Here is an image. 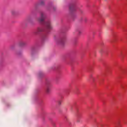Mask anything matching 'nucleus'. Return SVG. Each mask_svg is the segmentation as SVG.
I'll return each instance as SVG.
<instances>
[{
	"label": "nucleus",
	"mask_w": 127,
	"mask_h": 127,
	"mask_svg": "<svg viewBox=\"0 0 127 127\" xmlns=\"http://www.w3.org/2000/svg\"><path fill=\"white\" fill-rule=\"evenodd\" d=\"M76 94H79V89H76Z\"/></svg>",
	"instance_id": "nucleus-17"
},
{
	"label": "nucleus",
	"mask_w": 127,
	"mask_h": 127,
	"mask_svg": "<svg viewBox=\"0 0 127 127\" xmlns=\"http://www.w3.org/2000/svg\"><path fill=\"white\" fill-rule=\"evenodd\" d=\"M27 21L29 22L30 23H32V20L30 19H28Z\"/></svg>",
	"instance_id": "nucleus-14"
},
{
	"label": "nucleus",
	"mask_w": 127,
	"mask_h": 127,
	"mask_svg": "<svg viewBox=\"0 0 127 127\" xmlns=\"http://www.w3.org/2000/svg\"><path fill=\"white\" fill-rule=\"evenodd\" d=\"M121 87L123 90H126V89H127V85L126 84L122 85Z\"/></svg>",
	"instance_id": "nucleus-10"
},
{
	"label": "nucleus",
	"mask_w": 127,
	"mask_h": 127,
	"mask_svg": "<svg viewBox=\"0 0 127 127\" xmlns=\"http://www.w3.org/2000/svg\"><path fill=\"white\" fill-rule=\"evenodd\" d=\"M77 118H78V119H79L80 118V114L77 115Z\"/></svg>",
	"instance_id": "nucleus-18"
},
{
	"label": "nucleus",
	"mask_w": 127,
	"mask_h": 127,
	"mask_svg": "<svg viewBox=\"0 0 127 127\" xmlns=\"http://www.w3.org/2000/svg\"><path fill=\"white\" fill-rule=\"evenodd\" d=\"M77 123H80V120H77Z\"/></svg>",
	"instance_id": "nucleus-21"
},
{
	"label": "nucleus",
	"mask_w": 127,
	"mask_h": 127,
	"mask_svg": "<svg viewBox=\"0 0 127 127\" xmlns=\"http://www.w3.org/2000/svg\"><path fill=\"white\" fill-rule=\"evenodd\" d=\"M39 2H36L34 4V7L35 8H37L39 4L41 5H44L45 4V2L43 0H39Z\"/></svg>",
	"instance_id": "nucleus-6"
},
{
	"label": "nucleus",
	"mask_w": 127,
	"mask_h": 127,
	"mask_svg": "<svg viewBox=\"0 0 127 127\" xmlns=\"http://www.w3.org/2000/svg\"><path fill=\"white\" fill-rule=\"evenodd\" d=\"M45 91L46 94H50L51 91V82L50 81L47 80L46 82V87Z\"/></svg>",
	"instance_id": "nucleus-4"
},
{
	"label": "nucleus",
	"mask_w": 127,
	"mask_h": 127,
	"mask_svg": "<svg viewBox=\"0 0 127 127\" xmlns=\"http://www.w3.org/2000/svg\"><path fill=\"white\" fill-rule=\"evenodd\" d=\"M46 18V14L43 12H41L40 17L38 18V21L41 24L42 26L38 27L37 29L33 32V34L35 35L39 34L40 32H44L41 37L42 42H44V41L47 40L49 32L52 29L50 20H47Z\"/></svg>",
	"instance_id": "nucleus-1"
},
{
	"label": "nucleus",
	"mask_w": 127,
	"mask_h": 127,
	"mask_svg": "<svg viewBox=\"0 0 127 127\" xmlns=\"http://www.w3.org/2000/svg\"><path fill=\"white\" fill-rule=\"evenodd\" d=\"M47 9L48 10H52L53 11H55L56 10V7H55V6H54L52 3H50L48 5Z\"/></svg>",
	"instance_id": "nucleus-5"
},
{
	"label": "nucleus",
	"mask_w": 127,
	"mask_h": 127,
	"mask_svg": "<svg viewBox=\"0 0 127 127\" xmlns=\"http://www.w3.org/2000/svg\"><path fill=\"white\" fill-rule=\"evenodd\" d=\"M73 43L74 44V45H76V44H77V39H75L73 41Z\"/></svg>",
	"instance_id": "nucleus-13"
},
{
	"label": "nucleus",
	"mask_w": 127,
	"mask_h": 127,
	"mask_svg": "<svg viewBox=\"0 0 127 127\" xmlns=\"http://www.w3.org/2000/svg\"><path fill=\"white\" fill-rule=\"evenodd\" d=\"M26 44H27L26 42L24 41H21L19 42V45L21 47H23L24 46H26Z\"/></svg>",
	"instance_id": "nucleus-7"
},
{
	"label": "nucleus",
	"mask_w": 127,
	"mask_h": 127,
	"mask_svg": "<svg viewBox=\"0 0 127 127\" xmlns=\"http://www.w3.org/2000/svg\"><path fill=\"white\" fill-rule=\"evenodd\" d=\"M11 49H13V46H11Z\"/></svg>",
	"instance_id": "nucleus-19"
},
{
	"label": "nucleus",
	"mask_w": 127,
	"mask_h": 127,
	"mask_svg": "<svg viewBox=\"0 0 127 127\" xmlns=\"http://www.w3.org/2000/svg\"><path fill=\"white\" fill-rule=\"evenodd\" d=\"M69 8L70 14L71 15V18L72 19H74V18L76 17V14H75V12H76V10H77V6H76V3H72L70 4Z\"/></svg>",
	"instance_id": "nucleus-2"
},
{
	"label": "nucleus",
	"mask_w": 127,
	"mask_h": 127,
	"mask_svg": "<svg viewBox=\"0 0 127 127\" xmlns=\"http://www.w3.org/2000/svg\"><path fill=\"white\" fill-rule=\"evenodd\" d=\"M116 127H122V124H121V122L118 121L116 124Z\"/></svg>",
	"instance_id": "nucleus-9"
},
{
	"label": "nucleus",
	"mask_w": 127,
	"mask_h": 127,
	"mask_svg": "<svg viewBox=\"0 0 127 127\" xmlns=\"http://www.w3.org/2000/svg\"><path fill=\"white\" fill-rule=\"evenodd\" d=\"M31 52H33L35 50V47H32L31 49Z\"/></svg>",
	"instance_id": "nucleus-11"
},
{
	"label": "nucleus",
	"mask_w": 127,
	"mask_h": 127,
	"mask_svg": "<svg viewBox=\"0 0 127 127\" xmlns=\"http://www.w3.org/2000/svg\"><path fill=\"white\" fill-rule=\"evenodd\" d=\"M62 103V101L59 100L58 101V105H61Z\"/></svg>",
	"instance_id": "nucleus-15"
},
{
	"label": "nucleus",
	"mask_w": 127,
	"mask_h": 127,
	"mask_svg": "<svg viewBox=\"0 0 127 127\" xmlns=\"http://www.w3.org/2000/svg\"><path fill=\"white\" fill-rule=\"evenodd\" d=\"M82 20H84V21L86 22L87 21V18H86V17L83 18Z\"/></svg>",
	"instance_id": "nucleus-16"
},
{
	"label": "nucleus",
	"mask_w": 127,
	"mask_h": 127,
	"mask_svg": "<svg viewBox=\"0 0 127 127\" xmlns=\"http://www.w3.org/2000/svg\"><path fill=\"white\" fill-rule=\"evenodd\" d=\"M81 34V32L80 31H78V34Z\"/></svg>",
	"instance_id": "nucleus-20"
},
{
	"label": "nucleus",
	"mask_w": 127,
	"mask_h": 127,
	"mask_svg": "<svg viewBox=\"0 0 127 127\" xmlns=\"http://www.w3.org/2000/svg\"><path fill=\"white\" fill-rule=\"evenodd\" d=\"M66 42V36L64 35L63 37H61L59 39L56 41V44L60 46H64Z\"/></svg>",
	"instance_id": "nucleus-3"
},
{
	"label": "nucleus",
	"mask_w": 127,
	"mask_h": 127,
	"mask_svg": "<svg viewBox=\"0 0 127 127\" xmlns=\"http://www.w3.org/2000/svg\"><path fill=\"white\" fill-rule=\"evenodd\" d=\"M53 70H59V67L58 66H56V67H55L54 68H53Z\"/></svg>",
	"instance_id": "nucleus-12"
},
{
	"label": "nucleus",
	"mask_w": 127,
	"mask_h": 127,
	"mask_svg": "<svg viewBox=\"0 0 127 127\" xmlns=\"http://www.w3.org/2000/svg\"><path fill=\"white\" fill-rule=\"evenodd\" d=\"M11 13L12 15L14 16L15 15H16V14H17V12H16V11H15V10H11Z\"/></svg>",
	"instance_id": "nucleus-8"
}]
</instances>
